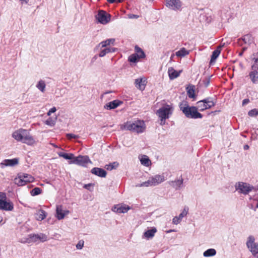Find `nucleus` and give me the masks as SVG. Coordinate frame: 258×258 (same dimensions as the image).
I'll use <instances>...</instances> for the list:
<instances>
[{
  "label": "nucleus",
  "mask_w": 258,
  "mask_h": 258,
  "mask_svg": "<svg viewBox=\"0 0 258 258\" xmlns=\"http://www.w3.org/2000/svg\"><path fill=\"white\" fill-rule=\"evenodd\" d=\"M12 137L17 141L21 142L29 146H33L36 144V142L34 138L31 135L29 131L22 128L14 131Z\"/></svg>",
  "instance_id": "obj_1"
},
{
  "label": "nucleus",
  "mask_w": 258,
  "mask_h": 258,
  "mask_svg": "<svg viewBox=\"0 0 258 258\" xmlns=\"http://www.w3.org/2000/svg\"><path fill=\"white\" fill-rule=\"evenodd\" d=\"M146 128L145 124L142 120H135L134 121H127L121 126L124 130H128L137 133H143Z\"/></svg>",
  "instance_id": "obj_2"
},
{
  "label": "nucleus",
  "mask_w": 258,
  "mask_h": 258,
  "mask_svg": "<svg viewBox=\"0 0 258 258\" xmlns=\"http://www.w3.org/2000/svg\"><path fill=\"white\" fill-rule=\"evenodd\" d=\"M180 109L188 118H201L203 117L202 114L198 111V109L197 107H190L186 104H184L183 106L180 105Z\"/></svg>",
  "instance_id": "obj_3"
},
{
  "label": "nucleus",
  "mask_w": 258,
  "mask_h": 258,
  "mask_svg": "<svg viewBox=\"0 0 258 258\" xmlns=\"http://www.w3.org/2000/svg\"><path fill=\"white\" fill-rule=\"evenodd\" d=\"M165 180V177L163 175H155L150 177L149 179L141 184H138L136 187H148L152 186H156L163 182Z\"/></svg>",
  "instance_id": "obj_4"
},
{
  "label": "nucleus",
  "mask_w": 258,
  "mask_h": 258,
  "mask_svg": "<svg viewBox=\"0 0 258 258\" xmlns=\"http://www.w3.org/2000/svg\"><path fill=\"white\" fill-rule=\"evenodd\" d=\"M48 239L47 236L43 233H39L37 234H31L24 238V240L21 242L23 243H31L36 242L37 241L45 242Z\"/></svg>",
  "instance_id": "obj_5"
},
{
  "label": "nucleus",
  "mask_w": 258,
  "mask_h": 258,
  "mask_svg": "<svg viewBox=\"0 0 258 258\" xmlns=\"http://www.w3.org/2000/svg\"><path fill=\"white\" fill-rule=\"evenodd\" d=\"M34 180V178L32 175L27 173H20L14 179V182L18 186H23Z\"/></svg>",
  "instance_id": "obj_6"
},
{
  "label": "nucleus",
  "mask_w": 258,
  "mask_h": 258,
  "mask_svg": "<svg viewBox=\"0 0 258 258\" xmlns=\"http://www.w3.org/2000/svg\"><path fill=\"white\" fill-rule=\"evenodd\" d=\"M173 111V108L172 105L166 104L157 111L156 114L159 118H169Z\"/></svg>",
  "instance_id": "obj_7"
},
{
  "label": "nucleus",
  "mask_w": 258,
  "mask_h": 258,
  "mask_svg": "<svg viewBox=\"0 0 258 258\" xmlns=\"http://www.w3.org/2000/svg\"><path fill=\"white\" fill-rule=\"evenodd\" d=\"M13 209V204L10 200H7L6 194L0 192V210L12 211Z\"/></svg>",
  "instance_id": "obj_8"
},
{
  "label": "nucleus",
  "mask_w": 258,
  "mask_h": 258,
  "mask_svg": "<svg viewBox=\"0 0 258 258\" xmlns=\"http://www.w3.org/2000/svg\"><path fill=\"white\" fill-rule=\"evenodd\" d=\"M246 244L252 254L254 257L258 258V243L255 242L254 236L252 235L249 236Z\"/></svg>",
  "instance_id": "obj_9"
},
{
  "label": "nucleus",
  "mask_w": 258,
  "mask_h": 258,
  "mask_svg": "<svg viewBox=\"0 0 258 258\" xmlns=\"http://www.w3.org/2000/svg\"><path fill=\"white\" fill-rule=\"evenodd\" d=\"M197 105L198 110L200 111H203L214 106L215 103L211 98H207L197 102Z\"/></svg>",
  "instance_id": "obj_10"
},
{
  "label": "nucleus",
  "mask_w": 258,
  "mask_h": 258,
  "mask_svg": "<svg viewBox=\"0 0 258 258\" xmlns=\"http://www.w3.org/2000/svg\"><path fill=\"white\" fill-rule=\"evenodd\" d=\"M91 163L87 156H79L75 157L74 160L69 162L70 164H75L82 166H86L88 163Z\"/></svg>",
  "instance_id": "obj_11"
},
{
  "label": "nucleus",
  "mask_w": 258,
  "mask_h": 258,
  "mask_svg": "<svg viewBox=\"0 0 258 258\" xmlns=\"http://www.w3.org/2000/svg\"><path fill=\"white\" fill-rule=\"evenodd\" d=\"M235 188L239 192L246 195L251 191L253 187L246 183L238 182L236 184Z\"/></svg>",
  "instance_id": "obj_12"
},
{
  "label": "nucleus",
  "mask_w": 258,
  "mask_h": 258,
  "mask_svg": "<svg viewBox=\"0 0 258 258\" xmlns=\"http://www.w3.org/2000/svg\"><path fill=\"white\" fill-rule=\"evenodd\" d=\"M96 19L99 23L102 24H106L110 21V16L105 11L101 10L98 12L96 16Z\"/></svg>",
  "instance_id": "obj_13"
},
{
  "label": "nucleus",
  "mask_w": 258,
  "mask_h": 258,
  "mask_svg": "<svg viewBox=\"0 0 258 258\" xmlns=\"http://www.w3.org/2000/svg\"><path fill=\"white\" fill-rule=\"evenodd\" d=\"M166 5L167 7L172 10H178L181 7L180 0H166Z\"/></svg>",
  "instance_id": "obj_14"
},
{
  "label": "nucleus",
  "mask_w": 258,
  "mask_h": 258,
  "mask_svg": "<svg viewBox=\"0 0 258 258\" xmlns=\"http://www.w3.org/2000/svg\"><path fill=\"white\" fill-rule=\"evenodd\" d=\"M19 163L18 158H14L12 159H5L1 163L0 166L2 168L6 166H15Z\"/></svg>",
  "instance_id": "obj_15"
},
{
  "label": "nucleus",
  "mask_w": 258,
  "mask_h": 258,
  "mask_svg": "<svg viewBox=\"0 0 258 258\" xmlns=\"http://www.w3.org/2000/svg\"><path fill=\"white\" fill-rule=\"evenodd\" d=\"M56 212L57 219L61 220L63 219L65 216L68 215L70 212L68 210H63L62 206L61 205H58L56 207Z\"/></svg>",
  "instance_id": "obj_16"
},
{
  "label": "nucleus",
  "mask_w": 258,
  "mask_h": 258,
  "mask_svg": "<svg viewBox=\"0 0 258 258\" xmlns=\"http://www.w3.org/2000/svg\"><path fill=\"white\" fill-rule=\"evenodd\" d=\"M122 103L121 101L115 100L109 102L104 106V108L107 110H111L117 108Z\"/></svg>",
  "instance_id": "obj_17"
},
{
  "label": "nucleus",
  "mask_w": 258,
  "mask_h": 258,
  "mask_svg": "<svg viewBox=\"0 0 258 258\" xmlns=\"http://www.w3.org/2000/svg\"><path fill=\"white\" fill-rule=\"evenodd\" d=\"M130 209V207L128 206L123 205H115L114 206L112 210L116 213H125Z\"/></svg>",
  "instance_id": "obj_18"
},
{
  "label": "nucleus",
  "mask_w": 258,
  "mask_h": 258,
  "mask_svg": "<svg viewBox=\"0 0 258 258\" xmlns=\"http://www.w3.org/2000/svg\"><path fill=\"white\" fill-rule=\"evenodd\" d=\"M135 84L136 87L140 90H144L146 84V79L141 78L135 80Z\"/></svg>",
  "instance_id": "obj_19"
},
{
  "label": "nucleus",
  "mask_w": 258,
  "mask_h": 258,
  "mask_svg": "<svg viewBox=\"0 0 258 258\" xmlns=\"http://www.w3.org/2000/svg\"><path fill=\"white\" fill-rule=\"evenodd\" d=\"M91 173L101 177H105L106 176V172L102 168L94 167L91 169Z\"/></svg>",
  "instance_id": "obj_20"
},
{
  "label": "nucleus",
  "mask_w": 258,
  "mask_h": 258,
  "mask_svg": "<svg viewBox=\"0 0 258 258\" xmlns=\"http://www.w3.org/2000/svg\"><path fill=\"white\" fill-rule=\"evenodd\" d=\"M139 158L142 165L146 167H149L151 165V161L147 155H140Z\"/></svg>",
  "instance_id": "obj_21"
},
{
  "label": "nucleus",
  "mask_w": 258,
  "mask_h": 258,
  "mask_svg": "<svg viewBox=\"0 0 258 258\" xmlns=\"http://www.w3.org/2000/svg\"><path fill=\"white\" fill-rule=\"evenodd\" d=\"M115 42V39L114 38H110L108 39L105 41H103L101 42L97 46L98 47H100V48H102L104 47H106L107 46H109L110 45H114V43Z\"/></svg>",
  "instance_id": "obj_22"
},
{
  "label": "nucleus",
  "mask_w": 258,
  "mask_h": 258,
  "mask_svg": "<svg viewBox=\"0 0 258 258\" xmlns=\"http://www.w3.org/2000/svg\"><path fill=\"white\" fill-rule=\"evenodd\" d=\"M157 232V229L155 227L152 228L151 229L148 230L147 231H145L144 233L143 236L149 239L150 238H153L155 234Z\"/></svg>",
  "instance_id": "obj_23"
},
{
  "label": "nucleus",
  "mask_w": 258,
  "mask_h": 258,
  "mask_svg": "<svg viewBox=\"0 0 258 258\" xmlns=\"http://www.w3.org/2000/svg\"><path fill=\"white\" fill-rule=\"evenodd\" d=\"M180 72H177L172 67L169 68L168 70V73L170 79L173 80L179 76Z\"/></svg>",
  "instance_id": "obj_24"
},
{
  "label": "nucleus",
  "mask_w": 258,
  "mask_h": 258,
  "mask_svg": "<svg viewBox=\"0 0 258 258\" xmlns=\"http://www.w3.org/2000/svg\"><path fill=\"white\" fill-rule=\"evenodd\" d=\"M46 83L43 80H39L36 85V87L42 93H44L46 89Z\"/></svg>",
  "instance_id": "obj_25"
},
{
  "label": "nucleus",
  "mask_w": 258,
  "mask_h": 258,
  "mask_svg": "<svg viewBox=\"0 0 258 258\" xmlns=\"http://www.w3.org/2000/svg\"><path fill=\"white\" fill-rule=\"evenodd\" d=\"M46 217V213L43 210H38L35 214V218L38 221H42Z\"/></svg>",
  "instance_id": "obj_26"
},
{
  "label": "nucleus",
  "mask_w": 258,
  "mask_h": 258,
  "mask_svg": "<svg viewBox=\"0 0 258 258\" xmlns=\"http://www.w3.org/2000/svg\"><path fill=\"white\" fill-rule=\"evenodd\" d=\"M221 52V46H219L216 50H215L212 54L210 63H212L215 62L216 59L219 55Z\"/></svg>",
  "instance_id": "obj_27"
},
{
  "label": "nucleus",
  "mask_w": 258,
  "mask_h": 258,
  "mask_svg": "<svg viewBox=\"0 0 258 258\" xmlns=\"http://www.w3.org/2000/svg\"><path fill=\"white\" fill-rule=\"evenodd\" d=\"M59 157H62L67 160H74L75 156L72 153H66L63 152H59L58 153Z\"/></svg>",
  "instance_id": "obj_28"
},
{
  "label": "nucleus",
  "mask_w": 258,
  "mask_h": 258,
  "mask_svg": "<svg viewBox=\"0 0 258 258\" xmlns=\"http://www.w3.org/2000/svg\"><path fill=\"white\" fill-rule=\"evenodd\" d=\"M252 82L254 84L258 83V72L251 71L249 74Z\"/></svg>",
  "instance_id": "obj_29"
},
{
  "label": "nucleus",
  "mask_w": 258,
  "mask_h": 258,
  "mask_svg": "<svg viewBox=\"0 0 258 258\" xmlns=\"http://www.w3.org/2000/svg\"><path fill=\"white\" fill-rule=\"evenodd\" d=\"M189 51L186 50L185 48L182 47L179 50L176 52L175 54L178 57H184L188 55Z\"/></svg>",
  "instance_id": "obj_30"
},
{
  "label": "nucleus",
  "mask_w": 258,
  "mask_h": 258,
  "mask_svg": "<svg viewBox=\"0 0 258 258\" xmlns=\"http://www.w3.org/2000/svg\"><path fill=\"white\" fill-rule=\"evenodd\" d=\"M135 54L138 56V58H142L145 57V54L143 50L138 46H135Z\"/></svg>",
  "instance_id": "obj_31"
},
{
  "label": "nucleus",
  "mask_w": 258,
  "mask_h": 258,
  "mask_svg": "<svg viewBox=\"0 0 258 258\" xmlns=\"http://www.w3.org/2000/svg\"><path fill=\"white\" fill-rule=\"evenodd\" d=\"M216 251L215 249L210 248V249H208L207 250H206L203 253V255L205 257H210V256H214L215 255H216Z\"/></svg>",
  "instance_id": "obj_32"
},
{
  "label": "nucleus",
  "mask_w": 258,
  "mask_h": 258,
  "mask_svg": "<svg viewBox=\"0 0 258 258\" xmlns=\"http://www.w3.org/2000/svg\"><path fill=\"white\" fill-rule=\"evenodd\" d=\"M242 39L245 44L248 45H250L253 42V38L249 34L244 35Z\"/></svg>",
  "instance_id": "obj_33"
},
{
  "label": "nucleus",
  "mask_w": 258,
  "mask_h": 258,
  "mask_svg": "<svg viewBox=\"0 0 258 258\" xmlns=\"http://www.w3.org/2000/svg\"><path fill=\"white\" fill-rule=\"evenodd\" d=\"M118 165L119 164L117 162H114L106 165L105 168L108 170H111L112 169H116L118 167Z\"/></svg>",
  "instance_id": "obj_34"
},
{
  "label": "nucleus",
  "mask_w": 258,
  "mask_h": 258,
  "mask_svg": "<svg viewBox=\"0 0 258 258\" xmlns=\"http://www.w3.org/2000/svg\"><path fill=\"white\" fill-rule=\"evenodd\" d=\"M41 189L39 187H35L31 191V195L32 196L38 195L41 193Z\"/></svg>",
  "instance_id": "obj_35"
},
{
  "label": "nucleus",
  "mask_w": 258,
  "mask_h": 258,
  "mask_svg": "<svg viewBox=\"0 0 258 258\" xmlns=\"http://www.w3.org/2000/svg\"><path fill=\"white\" fill-rule=\"evenodd\" d=\"M172 186L175 187L176 189L179 188L182 184V180H177L174 182H172Z\"/></svg>",
  "instance_id": "obj_36"
},
{
  "label": "nucleus",
  "mask_w": 258,
  "mask_h": 258,
  "mask_svg": "<svg viewBox=\"0 0 258 258\" xmlns=\"http://www.w3.org/2000/svg\"><path fill=\"white\" fill-rule=\"evenodd\" d=\"M111 49L110 48H106L101 50L99 54L100 57L104 56L107 53L111 52Z\"/></svg>",
  "instance_id": "obj_37"
},
{
  "label": "nucleus",
  "mask_w": 258,
  "mask_h": 258,
  "mask_svg": "<svg viewBox=\"0 0 258 258\" xmlns=\"http://www.w3.org/2000/svg\"><path fill=\"white\" fill-rule=\"evenodd\" d=\"M55 120L56 119H52L49 117L45 121V123L50 126H53L55 124Z\"/></svg>",
  "instance_id": "obj_38"
},
{
  "label": "nucleus",
  "mask_w": 258,
  "mask_h": 258,
  "mask_svg": "<svg viewBox=\"0 0 258 258\" xmlns=\"http://www.w3.org/2000/svg\"><path fill=\"white\" fill-rule=\"evenodd\" d=\"M188 208L187 207H184L183 210H182L181 213L179 214L178 217H179V218H180L182 220V219L184 217H185L187 215V214H188Z\"/></svg>",
  "instance_id": "obj_39"
},
{
  "label": "nucleus",
  "mask_w": 258,
  "mask_h": 258,
  "mask_svg": "<svg viewBox=\"0 0 258 258\" xmlns=\"http://www.w3.org/2000/svg\"><path fill=\"white\" fill-rule=\"evenodd\" d=\"M139 58H138V56L135 53H134L129 56L128 61L132 62H136Z\"/></svg>",
  "instance_id": "obj_40"
},
{
  "label": "nucleus",
  "mask_w": 258,
  "mask_h": 258,
  "mask_svg": "<svg viewBox=\"0 0 258 258\" xmlns=\"http://www.w3.org/2000/svg\"><path fill=\"white\" fill-rule=\"evenodd\" d=\"M187 94L189 98H194L195 97V90L194 89V87L192 86L190 87L187 90Z\"/></svg>",
  "instance_id": "obj_41"
},
{
  "label": "nucleus",
  "mask_w": 258,
  "mask_h": 258,
  "mask_svg": "<svg viewBox=\"0 0 258 258\" xmlns=\"http://www.w3.org/2000/svg\"><path fill=\"white\" fill-rule=\"evenodd\" d=\"M254 63L251 66L252 71H257L258 69V59H254Z\"/></svg>",
  "instance_id": "obj_42"
},
{
  "label": "nucleus",
  "mask_w": 258,
  "mask_h": 258,
  "mask_svg": "<svg viewBox=\"0 0 258 258\" xmlns=\"http://www.w3.org/2000/svg\"><path fill=\"white\" fill-rule=\"evenodd\" d=\"M248 114L250 116L258 115V110L256 109H252L248 112Z\"/></svg>",
  "instance_id": "obj_43"
},
{
  "label": "nucleus",
  "mask_w": 258,
  "mask_h": 258,
  "mask_svg": "<svg viewBox=\"0 0 258 258\" xmlns=\"http://www.w3.org/2000/svg\"><path fill=\"white\" fill-rule=\"evenodd\" d=\"M84 241L83 240L79 241L76 245V248L78 249H82L84 246Z\"/></svg>",
  "instance_id": "obj_44"
},
{
  "label": "nucleus",
  "mask_w": 258,
  "mask_h": 258,
  "mask_svg": "<svg viewBox=\"0 0 258 258\" xmlns=\"http://www.w3.org/2000/svg\"><path fill=\"white\" fill-rule=\"evenodd\" d=\"M250 207L251 209L255 211L256 208H258V201H253V202L250 204Z\"/></svg>",
  "instance_id": "obj_45"
},
{
  "label": "nucleus",
  "mask_w": 258,
  "mask_h": 258,
  "mask_svg": "<svg viewBox=\"0 0 258 258\" xmlns=\"http://www.w3.org/2000/svg\"><path fill=\"white\" fill-rule=\"evenodd\" d=\"M181 221V219L179 218L178 216H176L173 218L172 222L173 224L177 225L179 224Z\"/></svg>",
  "instance_id": "obj_46"
},
{
  "label": "nucleus",
  "mask_w": 258,
  "mask_h": 258,
  "mask_svg": "<svg viewBox=\"0 0 258 258\" xmlns=\"http://www.w3.org/2000/svg\"><path fill=\"white\" fill-rule=\"evenodd\" d=\"M56 111V108L55 107H53L47 112V115L50 116L51 113L55 112Z\"/></svg>",
  "instance_id": "obj_47"
},
{
  "label": "nucleus",
  "mask_w": 258,
  "mask_h": 258,
  "mask_svg": "<svg viewBox=\"0 0 258 258\" xmlns=\"http://www.w3.org/2000/svg\"><path fill=\"white\" fill-rule=\"evenodd\" d=\"M67 137L69 139H72V138H75V139H76V138H78V136H77V135H75L74 134H67Z\"/></svg>",
  "instance_id": "obj_48"
},
{
  "label": "nucleus",
  "mask_w": 258,
  "mask_h": 258,
  "mask_svg": "<svg viewBox=\"0 0 258 258\" xmlns=\"http://www.w3.org/2000/svg\"><path fill=\"white\" fill-rule=\"evenodd\" d=\"M139 17L138 15H134V14H129L128 15V18L130 19H137Z\"/></svg>",
  "instance_id": "obj_49"
},
{
  "label": "nucleus",
  "mask_w": 258,
  "mask_h": 258,
  "mask_svg": "<svg viewBox=\"0 0 258 258\" xmlns=\"http://www.w3.org/2000/svg\"><path fill=\"white\" fill-rule=\"evenodd\" d=\"M160 118V124L161 125H164L165 124V122H166V120L167 119V118Z\"/></svg>",
  "instance_id": "obj_50"
},
{
  "label": "nucleus",
  "mask_w": 258,
  "mask_h": 258,
  "mask_svg": "<svg viewBox=\"0 0 258 258\" xmlns=\"http://www.w3.org/2000/svg\"><path fill=\"white\" fill-rule=\"evenodd\" d=\"M107 2L109 3H113L114 2H121L122 0H107Z\"/></svg>",
  "instance_id": "obj_51"
},
{
  "label": "nucleus",
  "mask_w": 258,
  "mask_h": 258,
  "mask_svg": "<svg viewBox=\"0 0 258 258\" xmlns=\"http://www.w3.org/2000/svg\"><path fill=\"white\" fill-rule=\"evenodd\" d=\"M249 102V100L247 99H244L242 101V104L244 105Z\"/></svg>",
  "instance_id": "obj_52"
},
{
  "label": "nucleus",
  "mask_w": 258,
  "mask_h": 258,
  "mask_svg": "<svg viewBox=\"0 0 258 258\" xmlns=\"http://www.w3.org/2000/svg\"><path fill=\"white\" fill-rule=\"evenodd\" d=\"M22 4H27L29 0H20Z\"/></svg>",
  "instance_id": "obj_53"
},
{
  "label": "nucleus",
  "mask_w": 258,
  "mask_h": 258,
  "mask_svg": "<svg viewBox=\"0 0 258 258\" xmlns=\"http://www.w3.org/2000/svg\"><path fill=\"white\" fill-rule=\"evenodd\" d=\"M3 219L2 217H0V225H3L5 222H3Z\"/></svg>",
  "instance_id": "obj_54"
},
{
  "label": "nucleus",
  "mask_w": 258,
  "mask_h": 258,
  "mask_svg": "<svg viewBox=\"0 0 258 258\" xmlns=\"http://www.w3.org/2000/svg\"><path fill=\"white\" fill-rule=\"evenodd\" d=\"M243 149L244 150H248L249 149V146L247 145H244V147H243Z\"/></svg>",
  "instance_id": "obj_55"
},
{
  "label": "nucleus",
  "mask_w": 258,
  "mask_h": 258,
  "mask_svg": "<svg viewBox=\"0 0 258 258\" xmlns=\"http://www.w3.org/2000/svg\"><path fill=\"white\" fill-rule=\"evenodd\" d=\"M111 49V52H114L115 50V48H110Z\"/></svg>",
  "instance_id": "obj_56"
},
{
  "label": "nucleus",
  "mask_w": 258,
  "mask_h": 258,
  "mask_svg": "<svg viewBox=\"0 0 258 258\" xmlns=\"http://www.w3.org/2000/svg\"><path fill=\"white\" fill-rule=\"evenodd\" d=\"M89 185H90V184H86V185H85L84 187L86 188H87V187H88V186H89Z\"/></svg>",
  "instance_id": "obj_57"
},
{
  "label": "nucleus",
  "mask_w": 258,
  "mask_h": 258,
  "mask_svg": "<svg viewBox=\"0 0 258 258\" xmlns=\"http://www.w3.org/2000/svg\"><path fill=\"white\" fill-rule=\"evenodd\" d=\"M246 49V47H243V48H242V51L244 52Z\"/></svg>",
  "instance_id": "obj_58"
},
{
  "label": "nucleus",
  "mask_w": 258,
  "mask_h": 258,
  "mask_svg": "<svg viewBox=\"0 0 258 258\" xmlns=\"http://www.w3.org/2000/svg\"><path fill=\"white\" fill-rule=\"evenodd\" d=\"M243 53V51H242L240 53H239V55L241 56L242 55Z\"/></svg>",
  "instance_id": "obj_59"
},
{
  "label": "nucleus",
  "mask_w": 258,
  "mask_h": 258,
  "mask_svg": "<svg viewBox=\"0 0 258 258\" xmlns=\"http://www.w3.org/2000/svg\"><path fill=\"white\" fill-rule=\"evenodd\" d=\"M51 145H52V146H53L54 147H57V146H56V145H54V144H52Z\"/></svg>",
  "instance_id": "obj_60"
}]
</instances>
